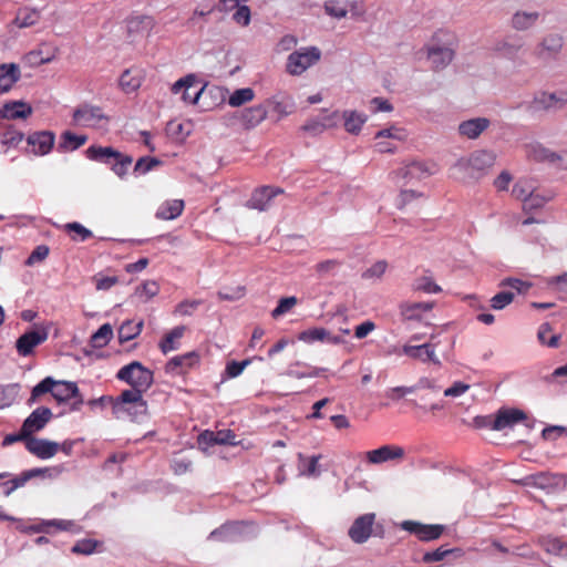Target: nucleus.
Wrapping results in <instances>:
<instances>
[{
  "label": "nucleus",
  "instance_id": "0e129e2a",
  "mask_svg": "<svg viewBox=\"0 0 567 567\" xmlns=\"http://www.w3.org/2000/svg\"><path fill=\"white\" fill-rule=\"evenodd\" d=\"M49 255V247L45 245H40L34 248L31 255L28 257L25 264L28 266H33L38 262L43 261Z\"/></svg>",
  "mask_w": 567,
  "mask_h": 567
},
{
  "label": "nucleus",
  "instance_id": "e2e57ef3",
  "mask_svg": "<svg viewBox=\"0 0 567 567\" xmlns=\"http://www.w3.org/2000/svg\"><path fill=\"white\" fill-rule=\"evenodd\" d=\"M235 9L236 11L233 14V20L241 27H247L250 23L251 19L250 9L246 4H243Z\"/></svg>",
  "mask_w": 567,
  "mask_h": 567
},
{
  "label": "nucleus",
  "instance_id": "13d9d810",
  "mask_svg": "<svg viewBox=\"0 0 567 567\" xmlns=\"http://www.w3.org/2000/svg\"><path fill=\"white\" fill-rule=\"evenodd\" d=\"M297 303L298 299L293 296L281 298L278 306L272 310L271 316L278 318L291 310Z\"/></svg>",
  "mask_w": 567,
  "mask_h": 567
},
{
  "label": "nucleus",
  "instance_id": "c756f323",
  "mask_svg": "<svg viewBox=\"0 0 567 567\" xmlns=\"http://www.w3.org/2000/svg\"><path fill=\"white\" fill-rule=\"evenodd\" d=\"M265 105L270 107L272 113L277 116V120L280 121L284 117L288 116L292 113L293 104L290 99L272 96L268 99Z\"/></svg>",
  "mask_w": 567,
  "mask_h": 567
},
{
  "label": "nucleus",
  "instance_id": "1a4fd4ad",
  "mask_svg": "<svg viewBox=\"0 0 567 567\" xmlns=\"http://www.w3.org/2000/svg\"><path fill=\"white\" fill-rule=\"evenodd\" d=\"M73 122L83 127H101L107 122V117L99 106L84 104L73 112Z\"/></svg>",
  "mask_w": 567,
  "mask_h": 567
},
{
  "label": "nucleus",
  "instance_id": "9d476101",
  "mask_svg": "<svg viewBox=\"0 0 567 567\" xmlns=\"http://www.w3.org/2000/svg\"><path fill=\"white\" fill-rule=\"evenodd\" d=\"M52 419V412L49 408H37L23 422L19 439L33 437L32 435L41 431Z\"/></svg>",
  "mask_w": 567,
  "mask_h": 567
},
{
  "label": "nucleus",
  "instance_id": "412c9836",
  "mask_svg": "<svg viewBox=\"0 0 567 567\" xmlns=\"http://www.w3.org/2000/svg\"><path fill=\"white\" fill-rule=\"evenodd\" d=\"M55 141V135L50 131L34 132L28 136V145L31 153L37 156H43L51 152Z\"/></svg>",
  "mask_w": 567,
  "mask_h": 567
},
{
  "label": "nucleus",
  "instance_id": "423d86ee",
  "mask_svg": "<svg viewBox=\"0 0 567 567\" xmlns=\"http://www.w3.org/2000/svg\"><path fill=\"white\" fill-rule=\"evenodd\" d=\"M322 53L318 47H303L295 50L287 56L286 72L292 76H300L321 60Z\"/></svg>",
  "mask_w": 567,
  "mask_h": 567
},
{
  "label": "nucleus",
  "instance_id": "dca6fc26",
  "mask_svg": "<svg viewBox=\"0 0 567 567\" xmlns=\"http://www.w3.org/2000/svg\"><path fill=\"white\" fill-rule=\"evenodd\" d=\"M374 519L375 515L373 513H368L355 518L348 532L351 540L355 544L365 543L372 534Z\"/></svg>",
  "mask_w": 567,
  "mask_h": 567
},
{
  "label": "nucleus",
  "instance_id": "a878e982",
  "mask_svg": "<svg viewBox=\"0 0 567 567\" xmlns=\"http://www.w3.org/2000/svg\"><path fill=\"white\" fill-rule=\"evenodd\" d=\"M20 69L16 63H4L0 65V94L11 90L13 84L20 79Z\"/></svg>",
  "mask_w": 567,
  "mask_h": 567
},
{
  "label": "nucleus",
  "instance_id": "7ed1b4c3",
  "mask_svg": "<svg viewBox=\"0 0 567 567\" xmlns=\"http://www.w3.org/2000/svg\"><path fill=\"white\" fill-rule=\"evenodd\" d=\"M147 402L138 391H123L113 400L112 410L117 419L130 417L140 422L147 415Z\"/></svg>",
  "mask_w": 567,
  "mask_h": 567
},
{
  "label": "nucleus",
  "instance_id": "603ef678",
  "mask_svg": "<svg viewBox=\"0 0 567 567\" xmlns=\"http://www.w3.org/2000/svg\"><path fill=\"white\" fill-rule=\"evenodd\" d=\"M544 549L554 555L567 556V543L561 542L556 537H545L542 540Z\"/></svg>",
  "mask_w": 567,
  "mask_h": 567
},
{
  "label": "nucleus",
  "instance_id": "69168bd1",
  "mask_svg": "<svg viewBox=\"0 0 567 567\" xmlns=\"http://www.w3.org/2000/svg\"><path fill=\"white\" fill-rule=\"evenodd\" d=\"M236 435L230 430L215 432V442L218 445H237Z\"/></svg>",
  "mask_w": 567,
  "mask_h": 567
},
{
  "label": "nucleus",
  "instance_id": "a211bd4d",
  "mask_svg": "<svg viewBox=\"0 0 567 567\" xmlns=\"http://www.w3.org/2000/svg\"><path fill=\"white\" fill-rule=\"evenodd\" d=\"M404 456V450L398 445H382L379 449L368 451L365 458L369 464L379 465L385 462L399 461Z\"/></svg>",
  "mask_w": 567,
  "mask_h": 567
},
{
  "label": "nucleus",
  "instance_id": "6e6552de",
  "mask_svg": "<svg viewBox=\"0 0 567 567\" xmlns=\"http://www.w3.org/2000/svg\"><path fill=\"white\" fill-rule=\"evenodd\" d=\"M425 167L421 162L405 164L391 174L392 179L402 187H423Z\"/></svg>",
  "mask_w": 567,
  "mask_h": 567
},
{
  "label": "nucleus",
  "instance_id": "774afa93",
  "mask_svg": "<svg viewBox=\"0 0 567 567\" xmlns=\"http://www.w3.org/2000/svg\"><path fill=\"white\" fill-rule=\"evenodd\" d=\"M249 364L248 360H244L241 362L231 361L226 367V374L228 378H236L240 375L244 369Z\"/></svg>",
  "mask_w": 567,
  "mask_h": 567
},
{
  "label": "nucleus",
  "instance_id": "5fc2aeb1",
  "mask_svg": "<svg viewBox=\"0 0 567 567\" xmlns=\"http://www.w3.org/2000/svg\"><path fill=\"white\" fill-rule=\"evenodd\" d=\"M133 162V158L122 153L118 154L112 162V171L118 176L124 177Z\"/></svg>",
  "mask_w": 567,
  "mask_h": 567
},
{
  "label": "nucleus",
  "instance_id": "ddd939ff",
  "mask_svg": "<svg viewBox=\"0 0 567 567\" xmlns=\"http://www.w3.org/2000/svg\"><path fill=\"white\" fill-rule=\"evenodd\" d=\"M535 103L547 112L563 110L567 105V89L540 92L536 95Z\"/></svg>",
  "mask_w": 567,
  "mask_h": 567
},
{
  "label": "nucleus",
  "instance_id": "b1692460",
  "mask_svg": "<svg viewBox=\"0 0 567 567\" xmlns=\"http://www.w3.org/2000/svg\"><path fill=\"white\" fill-rule=\"evenodd\" d=\"M279 193H281L279 188L260 187L254 192L247 205L254 209L265 210L269 207L270 200Z\"/></svg>",
  "mask_w": 567,
  "mask_h": 567
},
{
  "label": "nucleus",
  "instance_id": "09e8293b",
  "mask_svg": "<svg viewBox=\"0 0 567 567\" xmlns=\"http://www.w3.org/2000/svg\"><path fill=\"white\" fill-rule=\"evenodd\" d=\"M538 341L551 348H556L559 342V336L553 333V329L549 323H542L537 331Z\"/></svg>",
  "mask_w": 567,
  "mask_h": 567
},
{
  "label": "nucleus",
  "instance_id": "20e7f679",
  "mask_svg": "<svg viewBox=\"0 0 567 567\" xmlns=\"http://www.w3.org/2000/svg\"><path fill=\"white\" fill-rule=\"evenodd\" d=\"M48 392H51L58 402H65L79 396L76 383L55 381L51 377H47L32 389L30 402L33 403L40 395Z\"/></svg>",
  "mask_w": 567,
  "mask_h": 567
},
{
  "label": "nucleus",
  "instance_id": "6e6d98bb",
  "mask_svg": "<svg viewBox=\"0 0 567 567\" xmlns=\"http://www.w3.org/2000/svg\"><path fill=\"white\" fill-rule=\"evenodd\" d=\"M388 269V262L385 260H379L371 265L363 274L362 278L368 280L381 279Z\"/></svg>",
  "mask_w": 567,
  "mask_h": 567
},
{
  "label": "nucleus",
  "instance_id": "338daca9",
  "mask_svg": "<svg viewBox=\"0 0 567 567\" xmlns=\"http://www.w3.org/2000/svg\"><path fill=\"white\" fill-rule=\"evenodd\" d=\"M401 528L417 535L420 539H425V525L421 523L404 520L401 523Z\"/></svg>",
  "mask_w": 567,
  "mask_h": 567
},
{
  "label": "nucleus",
  "instance_id": "2eb2a0df",
  "mask_svg": "<svg viewBox=\"0 0 567 567\" xmlns=\"http://www.w3.org/2000/svg\"><path fill=\"white\" fill-rule=\"evenodd\" d=\"M268 116L265 104H256L236 113L235 117L245 130H252L261 124Z\"/></svg>",
  "mask_w": 567,
  "mask_h": 567
},
{
  "label": "nucleus",
  "instance_id": "3c124183",
  "mask_svg": "<svg viewBox=\"0 0 567 567\" xmlns=\"http://www.w3.org/2000/svg\"><path fill=\"white\" fill-rule=\"evenodd\" d=\"M48 527H55L59 530H74L76 527L75 523L72 520H65V519H50V520H43L38 526L33 527L34 532H47Z\"/></svg>",
  "mask_w": 567,
  "mask_h": 567
},
{
  "label": "nucleus",
  "instance_id": "4c0bfd02",
  "mask_svg": "<svg viewBox=\"0 0 567 567\" xmlns=\"http://www.w3.org/2000/svg\"><path fill=\"white\" fill-rule=\"evenodd\" d=\"M450 347L451 341L449 338H445L444 341L440 340L437 343L427 342V364L430 362L433 364H440V357H445Z\"/></svg>",
  "mask_w": 567,
  "mask_h": 567
},
{
  "label": "nucleus",
  "instance_id": "473e14b6",
  "mask_svg": "<svg viewBox=\"0 0 567 567\" xmlns=\"http://www.w3.org/2000/svg\"><path fill=\"white\" fill-rule=\"evenodd\" d=\"M423 197V187H402L398 197L396 206L399 209H405L414 203H419Z\"/></svg>",
  "mask_w": 567,
  "mask_h": 567
},
{
  "label": "nucleus",
  "instance_id": "58836bf2",
  "mask_svg": "<svg viewBox=\"0 0 567 567\" xmlns=\"http://www.w3.org/2000/svg\"><path fill=\"white\" fill-rule=\"evenodd\" d=\"M555 197L553 192L539 193L537 189L523 203L525 210H536L543 208Z\"/></svg>",
  "mask_w": 567,
  "mask_h": 567
},
{
  "label": "nucleus",
  "instance_id": "f8f14e48",
  "mask_svg": "<svg viewBox=\"0 0 567 567\" xmlns=\"http://www.w3.org/2000/svg\"><path fill=\"white\" fill-rule=\"evenodd\" d=\"M340 122L341 116L339 111H333L331 113L324 112L317 117L309 118L301 126V130L311 136H317L322 134L327 130L338 127Z\"/></svg>",
  "mask_w": 567,
  "mask_h": 567
},
{
  "label": "nucleus",
  "instance_id": "6ab92c4d",
  "mask_svg": "<svg viewBox=\"0 0 567 567\" xmlns=\"http://www.w3.org/2000/svg\"><path fill=\"white\" fill-rule=\"evenodd\" d=\"M526 419V413L519 409H501L494 416L491 429L493 431H503L505 429H512L515 424Z\"/></svg>",
  "mask_w": 567,
  "mask_h": 567
},
{
  "label": "nucleus",
  "instance_id": "bb28decb",
  "mask_svg": "<svg viewBox=\"0 0 567 567\" xmlns=\"http://www.w3.org/2000/svg\"><path fill=\"white\" fill-rule=\"evenodd\" d=\"M341 121H343V127L344 130L353 135H358L364 123L367 122L368 117L364 113H360L357 111H343L340 113Z\"/></svg>",
  "mask_w": 567,
  "mask_h": 567
},
{
  "label": "nucleus",
  "instance_id": "72a5a7b5",
  "mask_svg": "<svg viewBox=\"0 0 567 567\" xmlns=\"http://www.w3.org/2000/svg\"><path fill=\"white\" fill-rule=\"evenodd\" d=\"M118 154L120 152L110 146H90L86 150L87 158L105 164H111Z\"/></svg>",
  "mask_w": 567,
  "mask_h": 567
},
{
  "label": "nucleus",
  "instance_id": "2f4dec72",
  "mask_svg": "<svg viewBox=\"0 0 567 567\" xmlns=\"http://www.w3.org/2000/svg\"><path fill=\"white\" fill-rule=\"evenodd\" d=\"M198 362L196 352H188L183 355L172 358L166 364V372L178 373V369H188Z\"/></svg>",
  "mask_w": 567,
  "mask_h": 567
},
{
  "label": "nucleus",
  "instance_id": "9b49d317",
  "mask_svg": "<svg viewBox=\"0 0 567 567\" xmlns=\"http://www.w3.org/2000/svg\"><path fill=\"white\" fill-rule=\"evenodd\" d=\"M49 336L48 329L44 327H37L35 329L24 332L16 341V349L19 355H31L34 349L47 341Z\"/></svg>",
  "mask_w": 567,
  "mask_h": 567
},
{
  "label": "nucleus",
  "instance_id": "4be33fe9",
  "mask_svg": "<svg viewBox=\"0 0 567 567\" xmlns=\"http://www.w3.org/2000/svg\"><path fill=\"white\" fill-rule=\"evenodd\" d=\"M25 447L37 457L48 460L58 453L60 444L45 439L29 437L25 440Z\"/></svg>",
  "mask_w": 567,
  "mask_h": 567
},
{
  "label": "nucleus",
  "instance_id": "f3484780",
  "mask_svg": "<svg viewBox=\"0 0 567 567\" xmlns=\"http://www.w3.org/2000/svg\"><path fill=\"white\" fill-rule=\"evenodd\" d=\"M522 484L550 493L559 489L564 485V480L559 475L538 473L524 477Z\"/></svg>",
  "mask_w": 567,
  "mask_h": 567
},
{
  "label": "nucleus",
  "instance_id": "c85d7f7f",
  "mask_svg": "<svg viewBox=\"0 0 567 567\" xmlns=\"http://www.w3.org/2000/svg\"><path fill=\"white\" fill-rule=\"evenodd\" d=\"M321 458V455H312V456H305L303 454H298V471L300 476L306 477H318L320 475L319 470V461Z\"/></svg>",
  "mask_w": 567,
  "mask_h": 567
},
{
  "label": "nucleus",
  "instance_id": "a19ab883",
  "mask_svg": "<svg viewBox=\"0 0 567 567\" xmlns=\"http://www.w3.org/2000/svg\"><path fill=\"white\" fill-rule=\"evenodd\" d=\"M143 329V321L134 322L127 320L122 323L118 329V340L121 343L127 342L136 338Z\"/></svg>",
  "mask_w": 567,
  "mask_h": 567
},
{
  "label": "nucleus",
  "instance_id": "4468645a",
  "mask_svg": "<svg viewBox=\"0 0 567 567\" xmlns=\"http://www.w3.org/2000/svg\"><path fill=\"white\" fill-rule=\"evenodd\" d=\"M172 91L175 94H181L182 100L185 103L195 104V103H197V101L203 92V87H199L198 83L196 82L195 76L187 75V76L176 81L172 86Z\"/></svg>",
  "mask_w": 567,
  "mask_h": 567
},
{
  "label": "nucleus",
  "instance_id": "4d7b16f0",
  "mask_svg": "<svg viewBox=\"0 0 567 567\" xmlns=\"http://www.w3.org/2000/svg\"><path fill=\"white\" fill-rule=\"evenodd\" d=\"M514 300V293L511 291H501L491 299V307L495 310H502Z\"/></svg>",
  "mask_w": 567,
  "mask_h": 567
},
{
  "label": "nucleus",
  "instance_id": "7c9ffc66",
  "mask_svg": "<svg viewBox=\"0 0 567 567\" xmlns=\"http://www.w3.org/2000/svg\"><path fill=\"white\" fill-rule=\"evenodd\" d=\"M184 209V202L182 199H172L163 203L157 212L156 217L163 220H171L177 218Z\"/></svg>",
  "mask_w": 567,
  "mask_h": 567
},
{
  "label": "nucleus",
  "instance_id": "5701e85b",
  "mask_svg": "<svg viewBox=\"0 0 567 567\" xmlns=\"http://www.w3.org/2000/svg\"><path fill=\"white\" fill-rule=\"evenodd\" d=\"M489 125L491 121L487 117H474L461 122L458 124V133L465 138L475 140L485 132Z\"/></svg>",
  "mask_w": 567,
  "mask_h": 567
},
{
  "label": "nucleus",
  "instance_id": "bf43d9fd",
  "mask_svg": "<svg viewBox=\"0 0 567 567\" xmlns=\"http://www.w3.org/2000/svg\"><path fill=\"white\" fill-rule=\"evenodd\" d=\"M501 287H509L517 293H526L532 288V282L518 278H506L502 280Z\"/></svg>",
  "mask_w": 567,
  "mask_h": 567
},
{
  "label": "nucleus",
  "instance_id": "de8ad7c7",
  "mask_svg": "<svg viewBox=\"0 0 567 567\" xmlns=\"http://www.w3.org/2000/svg\"><path fill=\"white\" fill-rule=\"evenodd\" d=\"M113 337V328L110 323L101 326L91 337V343L94 348L105 347Z\"/></svg>",
  "mask_w": 567,
  "mask_h": 567
},
{
  "label": "nucleus",
  "instance_id": "0eeeda50",
  "mask_svg": "<svg viewBox=\"0 0 567 567\" xmlns=\"http://www.w3.org/2000/svg\"><path fill=\"white\" fill-rule=\"evenodd\" d=\"M565 39L561 33L548 32L544 34L533 50L535 59L542 63L555 61L563 51Z\"/></svg>",
  "mask_w": 567,
  "mask_h": 567
},
{
  "label": "nucleus",
  "instance_id": "49530a36",
  "mask_svg": "<svg viewBox=\"0 0 567 567\" xmlns=\"http://www.w3.org/2000/svg\"><path fill=\"white\" fill-rule=\"evenodd\" d=\"M425 315V306L422 302H411L402 306V316L408 321H420Z\"/></svg>",
  "mask_w": 567,
  "mask_h": 567
},
{
  "label": "nucleus",
  "instance_id": "79ce46f5",
  "mask_svg": "<svg viewBox=\"0 0 567 567\" xmlns=\"http://www.w3.org/2000/svg\"><path fill=\"white\" fill-rule=\"evenodd\" d=\"M20 386L17 383L0 385V409L11 406L19 396Z\"/></svg>",
  "mask_w": 567,
  "mask_h": 567
},
{
  "label": "nucleus",
  "instance_id": "c03bdc74",
  "mask_svg": "<svg viewBox=\"0 0 567 567\" xmlns=\"http://www.w3.org/2000/svg\"><path fill=\"white\" fill-rule=\"evenodd\" d=\"M328 337V330L321 327H316L311 329H307L301 331L298 334V340L305 343H313V342H326Z\"/></svg>",
  "mask_w": 567,
  "mask_h": 567
},
{
  "label": "nucleus",
  "instance_id": "f03ea898",
  "mask_svg": "<svg viewBox=\"0 0 567 567\" xmlns=\"http://www.w3.org/2000/svg\"><path fill=\"white\" fill-rule=\"evenodd\" d=\"M457 39L454 32L439 29L427 42V68L441 71L452 63L455 58Z\"/></svg>",
  "mask_w": 567,
  "mask_h": 567
},
{
  "label": "nucleus",
  "instance_id": "f704fd0d",
  "mask_svg": "<svg viewBox=\"0 0 567 567\" xmlns=\"http://www.w3.org/2000/svg\"><path fill=\"white\" fill-rule=\"evenodd\" d=\"M40 20V11L30 8H22L18 11L12 25L17 28H30L37 24Z\"/></svg>",
  "mask_w": 567,
  "mask_h": 567
},
{
  "label": "nucleus",
  "instance_id": "aec40b11",
  "mask_svg": "<svg viewBox=\"0 0 567 567\" xmlns=\"http://www.w3.org/2000/svg\"><path fill=\"white\" fill-rule=\"evenodd\" d=\"M523 150L527 159L533 161L535 163H543L548 165H551L556 152L536 140L526 142L523 145Z\"/></svg>",
  "mask_w": 567,
  "mask_h": 567
},
{
  "label": "nucleus",
  "instance_id": "c9c22d12",
  "mask_svg": "<svg viewBox=\"0 0 567 567\" xmlns=\"http://www.w3.org/2000/svg\"><path fill=\"white\" fill-rule=\"evenodd\" d=\"M185 332L184 326L175 327L159 342V349L164 354L178 349L179 340Z\"/></svg>",
  "mask_w": 567,
  "mask_h": 567
},
{
  "label": "nucleus",
  "instance_id": "37998d69",
  "mask_svg": "<svg viewBox=\"0 0 567 567\" xmlns=\"http://www.w3.org/2000/svg\"><path fill=\"white\" fill-rule=\"evenodd\" d=\"M255 99V92L250 87L235 90L228 97V104L231 107H239Z\"/></svg>",
  "mask_w": 567,
  "mask_h": 567
},
{
  "label": "nucleus",
  "instance_id": "a18cd8bd",
  "mask_svg": "<svg viewBox=\"0 0 567 567\" xmlns=\"http://www.w3.org/2000/svg\"><path fill=\"white\" fill-rule=\"evenodd\" d=\"M408 133L404 128L399 126H390L383 128L375 134V140H389L392 143L405 141Z\"/></svg>",
  "mask_w": 567,
  "mask_h": 567
},
{
  "label": "nucleus",
  "instance_id": "052dcab7",
  "mask_svg": "<svg viewBox=\"0 0 567 567\" xmlns=\"http://www.w3.org/2000/svg\"><path fill=\"white\" fill-rule=\"evenodd\" d=\"M159 291V287L156 281H145L142 286L136 289V293L144 298V301H148L151 298L155 297Z\"/></svg>",
  "mask_w": 567,
  "mask_h": 567
},
{
  "label": "nucleus",
  "instance_id": "864d4df0",
  "mask_svg": "<svg viewBox=\"0 0 567 567\" xmlns=\"http://www.w3.org/2000/svg\"><path fill=\"white\" fill-rule=\"evenodd\" d=\"M120 86L125 93H132L141 86V79L125 70L120 78Z\"/></svg>",
  "mask_w": 567,
  "mask_h": 567
},
{
  "label": "nucleus",
  "instance_id": "ea45409f",
  "mask_svg": "<svg viewBox=\"0 0 567 567\" xmlns=\"http://www.w3.org/2000/svg\"><path fill=\"white\" fill-rule=\"evenodd\" d=\"M85 135H76L70 131L62 133L59 148L63 152H72L85 144Z\"/></svg>",
  "mask_w": 567,
  "mask_h": 567
},
{
  "label": "nucleus",
  "instance_id": "f257e3e1",
  "mask_svg": "<svg viewBox=\"0 0 567 567\" xmlns=\"http://www.w3.org/2000/svg\"><path fill=\"white\" fill-rule=\"evenodd\" d=\"M496 163V154L488 150H477L455 161L450 168L451 177L466 186L480 183Z\"/></svg>",
  "mask_w": 567,
  "mask_h": 567
},
{
  "label": "nucleus",
  "instance_id": "393cba45",
  "mask_svg": "<svg viewBox=\"0 0 567 567\" xmlns=\"http://www.w3.org/2000/svg\"><path fill=\"white\" fill-rule=\"evenodd\" d=\"M539 18L540 13L536 10H518L513 14L511 24L517 31H526L532 29Z\"/></svg>",
  "mask_w": 567,
  "mask_h": 567
},
{
  "label": "nucleus",
  "instance_id": "e433bc0d",
  "mask_svg": "<svg viewBox=\"0 0 567 567\" xmlns=\"http://www.w3.org/2000/svg\"><path fill=\"white\" fill-rule=\"evenodd\" d=\"M537 189V183L533 178H520L518 179L512 190V194L515 198L522 200H526L535 190Z\"/></svg>",
  "mask_w": 567,
  "mask_h": 567
},
{
  "label": "nucleus",
  "instance_id": "680f3d73",
  "mask_svg": "<svg viewBox=\"0 0 567 567\" xmlns=\"http://www.w3.org/2000/svg\"><path fill=\"white\" fill-rule=\"evenodd\" d=\"M93 281L95 284L96 290L105 291L115 286L118 282V278L116 276L96 275L93 277Z\"/></svg>",
  "mask_w": 567,
  "mask_h": 567
},
{
  "label": "nucleus",
  "instance_id": "8fccbe9b",
  "mask_svg": "<svg viewBox=\"0 0 567 567\" xmlns=\"http://www.w3.org/2000/svg\"><path fill=\"white\" fill-rule=\"evenodd\" d=\"M324 11L336 19H343L348 14V7L343 0H328L324 2Z\"/></svg>",
  "mask_w": 567,
  "mask_h": 567
},
{
  "label": "nucleus",
  "instance_id": "cd10ccee",
  "mask_svg": "<svg viewBox=\"0 0 567 567\" xmlns=\"http://www.w3.org/2000/svg\"><path fill=\"white\" fill-rule=\"evenodd\" d=\"M0 114L8 120L27 118L32 114V107L21 101L10 102L3 106Z\"/></svg>",
  "mask_w": 567,
  "mask_h": 567
},
{
  "label": "nucleus",
  "instance_id": "39448f33",
  "mask_svg": "<svg viewBox=\"0 0 567 567\" xmlns=\"http://www.w3.org/2000/svg\"><path fill=\"white\" fill-rule=\"evenodd\" d=\"M116 378L132 386L128 391H138L140 393L146 392L154 381L153 372L138 361L122 367L117 371Z\"/></svg>",
  "mask_w": 567,
  "mask_h": 567
}]
</instances>
